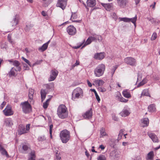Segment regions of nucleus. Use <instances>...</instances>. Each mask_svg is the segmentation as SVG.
<instances>
[{"label": "nucleus", "mask_w": 160, "mask_h": 160, "mask_svg": "<svg viewBox=\"0 0 160 160\" xmlns=\"http://www.w3.org/2000/svg\"><path fill=\"white\" fill-rule=\"evenodd\" d=\"M57 114L58 117L61 119L67 118L68 115V112L66 106L63 104L60 105L58 108Z\"/></svg>", "instance_id": "obj_1"}, {"label": "nucleus", "mask_w": 160, "mask_h": 160, "mask_svg": "<svg viewBox=\"0 0 160 160\" xmlns=\"http://www.w3.org/2000/svg\"><path fill=\"white\" fill-rule=\"evenodd\" d=\"M60 137L62 142L66 143L70 139V132L66 129H64L60 132Z\"/></svg>", "instance_id": "obj_2"}, {"label": "nucleus", "mask_w": 160, "mask_h": 160, "mask_svg": "<svg viewBox=\"0 0 160 160\" xmlns=\"http://www.w3.org/2000/svg\"><path fill=\"white\" fill-rule=\"evenodd\" d=\"M106 66L105 64L102 63L98 65L94 70V74L97 77L102 76L105 72Z\"/></svg>", "instance_id": "obj_3"}, {"label": "nucleus", "mask_w": 160, "mask_h": 160, "mask_svg": "<svg viewBox=\"0 0 160 160\" xmlns=\"http://www.w3.org/2000/svg\"><path fill=\"white\" fill-rule=\"evenodd\" d=\"M72 94V99L75 100L76 98H78L83 96V91L81 88H78L74 90Z\"/></svg>", "instance_id": "obj_4"}, {"label": "nucleus", "mask_w": 160, "mask_h": 160, "mask_svg": "<svg viewBox=\"0 0 160 160\" xmlns=\"http://www.w3.org/2000/svg\"><path fill=\"white\" fill-rule=\"evenodd\" d=\"M23 112L25 113L29 112L31 110V107L28 101L22 102L21 104Z\"/></svg>", "instance_id": "obj_5"}, {"label": "nucleus", "mask_w": 160, "mask_h": 160, "mask_svg": "<svg viewBox=\"0 0 160 160\" xmlns=\"http://www.w3.org/2000/svg\"><path fill=\"white\" fill-rule=\"evenodd\" d=\"M119 19L120 21H123L125 22H132L136 27V22L137 20V16L136 15L134 18H119Z\"/></svg>", "instance_id": "obj_6"}, {"label": "nucleus", "mask_w": 160, "mask_h": 160, "mask_svg": "<svg viewBox=\"0 0 160 160\" xmlns=\"http://www.w3.org/2000/svg\"><path fill=\"white\" fill-rule=\"evenodd\" d=\"M3 112L6 116H11L13 114V111L12 110L11 106L8 105Z\"/></svg>", "instance_id": "obj_7"}, {"label": "nucleus", "mask_w": 160, "mask_h": 160, "mask_svg": "<svg viewBox=\"0 0 160 160\" xmlns=\"http://www.w3.org/2000/svg\"><path fill=\"white\" fill-rule=\"evenodd\" d=\"M124 61L125 63L130 65L134 66L136 65V61L132 58L127 57L124 59Z\"/></svg>", "instance_id": "obj_8"}, {"label": "nucleus", "mask_w": 160, "mask_h": 160, "mask_svg": "<svg viewBox=\"0 0 160 160\" xmlns=\"http://www.w3.org/2000/svg\"><path fill=\"white\" fill-rule=\"evenodd\" d=\"M120 156L119 152L116 150H113L110 153V157L112 159L117 160Z\"/></svg>", "instance_id": "obj_9"}, {"label": "nucleus", "mask_w": 160, "mask_h": 160, "mask_svg": "<svg viewBox=\"0 0 160 160\" xmlns=\"http://www.w3.org/2000/svg\"><path fill=\"white\" fill-rule=\"evenodd\" d=\"M58 71L56 69L51 70L50 76L48 79L49 81H54L58 76Z\"/></svg>", "instance_id": "obj_10"}, {"label": "nucleus", "mask_w": 160, "mask_h": 160, "mask_svg": "<svg viewBox=\"0 0 160 160\" xmlns=\"http://www.w3.org/2000/svg\"><path fill=\"white\" fill-rule=\"evenodd\" d=\"M67 0H58L56 6L64 10L67 5Z\"/></svg>", "instance_id": "obj_11"}, {"label": "nucleus", "mask_w": 160, "mask_h": 160, "mask_svg": "<svg viewBox=\"0 0 160 160\" xmlns=\"http://www.w3.org/2000/svg\"><path fill=\"white\" fill-rule=\"evenodd\" d=\"M67 31L69 35H74L76 33V29L73 26L70 25L67 28Z\"/></svg>", "instance_id": "obj_12"}, {"label": "nucleus", "mask_w": 160, "mask_h": 160, "mask_svg": "<svg viewBox=\"0 0 160 160\" xmlns=\"http://www.w3.org/2000/svg\"><path fill=\"white\" fill-rule=\"evenodd\" d=\"M118 4L120 7L125 8L128 2V0H117Z\"/></svg>", "instance_id": "obj_13"}, {"label": "nucleus", "mask_w": 160, "mask_h": 160, "mask_svg": "<svg viewBox=\"0 0 160 160\" xmlns=\"http://www.w3.org/2000/svg\"><path fill=\"white\" fill-rule=\"evenodd\" d=\"M92 108H90V110L84 113L83 116V118L86 119H89L92 118Z\"/></svg>", "instance_id": "obj_14"}, {"label": "nucleus", "mask_w": 160, "mask_h": 160, "mask_svg": "<svg viewBox=\"0 0 160 160\" xmlns=\"http://www.w3.org/2000/svg\"><path fill=\"white\" fill-rule=\"evenodd\" d=\"M12 65L16 68V71H20L21 70V66L19 62L16 60L13 61Z\"/></svg>", "instance_id": "obj_15"}, {"label": "nucleus", "mask_w": 160, "mask_h": 160, "mask_svg": "<svg viewBox=\"0 0 160 160\" xmlns=\"http://www.w3.org/2000/svg\"><path fill=\"white\" fill-rule=\"evenodd\" d=\"M27 132L25 126L22 124L19 125L18 127V134L21 135Z\"/></svg>", "instance_id": "obj_16"}, {"label": "nucleus", "mask_w": 160, "mask_h": 160, "mask_svg": "<svg viewBox=\"0 0 160 160\" xmlns=\"http://www.w3.org/2000/svg\"><path fill=\"white\" fill-rule=\"evenodd\" d=\"M104 57L105 53L103 52L95 53L93 58L96 59L101 60L104 58Z\"/></svg>", "instance_id": "obj_17"}, {"label": "nucleus", "mask_w": 160, "mask_h": 160, "mask_svg": "<svg viewBox=\"0 0 160 160\" xmlns=\"http://www.w3.org/2000/svg\"><path fill=\"white\" fill-rule=\"evenodd\" d=\"M130 114V112L129 110L124 108L120 113L119 114L122 117H125L129 116Z\"/></svg>", "instance_id": "obj_18"}, {"label": "nucleus", "mask_w": 160, "mask_h": 160, "mask_svg": "<svg viewBox=\"0 0 160 160\" xmlns=\"http://www.w3.org/2000/svg\"><path fill=\"white\" fill-rule=\"evenodd\" d=\"M22 149V152L23 153H27L31 151V149L30 147L27 145H23Z\"/></svg>", "instance_id": "obj_19"}, {"label": "nucleus", "mask_w": 160, "mask_h": 160, "mask_svg": "<svg viewBox=\"0 0 160 160\" xmlns=\"http://www.w3.org/2000/svg\"><path fill=\"white\" fill-rule=\"evenodd\" d=\"M34 90L32 89H29V90L28 97L29 99V102L31 103H33V102L32 100L33 98V95L34 93Z\"/></svg>", "instance_id": "obj_20"}, {"label": "nucleus", "mask_w": 160, "mask_h": 160, "mask_svg": "<svg viewBox=\"0 0 160 160\" xmlns=\"http://www.w3.org/2000/svg\"><path fill=\"white\" fill-rule=\"evenodd\" d=\"M148 135L154 142H158V138L154 133H149L148 134Z\"/></svg>", "instance_id": "obj_21"}, {"label": "nucleus", "mask_w": 160, "mask_h": 160, "mask_svg": "<svg viewBox=\"0 0 160 160\" xmlns=\"http://www.w3.org/2000/svg\"><path fill=\"white\" fill-rule=\"evenodd\" d=\"M93 85H96L98 86H102L104 83V82L102 79L95 80L93 82Z\"/></svg>", "instance_id": "obj_22"}, {"label": "nucleus", "mask_w": 160, "mask_h": 160, "mask_svg": "<svg viewBox=\"0 0 160 160\" xmlns=\"http://www.w3.org/2000/svg\"><path fill=\"white\" fill-rule=\"evenodd\" d=\"M87 5L90 7H93L94 6L96 3L95 0H87Z\"/></svg>", "instance_id": "obj_23"}, {"label": "nucleus", "mask_w": 160, "mask_h": 160, "mask_svg": "<svg viewBox=\"0 0 160 160\" xmlns=\"http://www.w3.org/2000/svg\"><path fill=\"white\" fill-rule=\"evenodd\" d=\"M41 99L42 102L45 99L47 92L45 89H42L40 91Z\"/></svg>", "instance_id": "obj_24"}, {"label": "nucleus", "mask_w": 160, "mask_h": 160, "mask_svg": "<svg viewBox=\"0 0 160 160\" xmlns=\"http://www.w3.org/2000/svg\"><path fill=\"white\" fill-rule=\"evenodd\" d=\"M4 123L7 126H10L13 125L12 119L10 118H7L5 119Z\"/></svg>", "instance_id": "obj_25"}, {"label": "nucleus", "mask_w": 160, "mask_h": 160, "mask_svg": "<svg viewBox=\"0 0 160 160\" xmlns=\"http://www.w3.org/2000/svg\"><path fill=\"white\" fill-rule=\"evenodd\" d=\"M100 138H103L105 136H108V134L106 133L104 128H101L100 130Z\"/></svg>", "instance_id": "obj_26"}, {"label": "nucleus", "mask_w": 160, "mask_h": 160, "mask_svg": "<svg viewBox=\"0 0 160 160\" xmlns=\"http://www.w3.org/2000/svg\"><path fill=\"white\" fill-rule=\"evenodd\" d=\"M154 157V152L153 151H151L149 152L146 157L147 160H152Z\"/></svg>", "instance_id": "obj_27"}, {"label": "nucleus", "mask_w": 160, "mask_h": 160, "mask_svg": "<svg viewBox=\"0 0 160 160\" xmlns=\"http://www.w3.org/2000/svg\"><path fill=\"white\" fill-rule=\"evenodd\" d=\"M102 5L104 7L107 11H110L112 8V5L111 4L102 3Z\"/></svg>", "instance_id": "obj_28"}, {"label": "nucleus", "mask_w": 160, "mask_h": 160, "mask_svg": "<svg viewBox=\"0 0 160 160\" xmlns=\"http://www.w3.org/2000/svg\"><path fill=\"white\" fill-rule=\"evenodd\" d=\"M18 23V21L16 19V16H14L12 21L10 23V25L12 26H15Z\"/></svg>", "instance_id": "obj_29"}, {"label": "nucleus", "mask_w": 160, "mask_h": 160, "mask_svg": "<svg viewBox=\"0 0 160 160\" xmlns=\"http://www.w3.org/2000/svg\"><path fill=\"white\" fill-rule=\"evenodd\" d=\"M117 97V98L118 100L121 102H126L128 101V99H126L122 97L121 94H120L119 95H118Z\"/></svg>", "instance_id": "obj_30"}, {"label": "nucleus", "mask_w": 160, "mask_h": 160, "mask_svg": "<svg viewBox=\"0 0 160 160\" xmlns=\"http://www.w3.org/2000/svg\"><path fill=\"white\" fill-rule=\"evenodd\" d=\"M15 71H16V69L14 68H12L8 74V75L9 77L12 76H14L15 75Z\"/></svg>", "instance_id": "obj_31"}, {"label": "nucleus", "mask_w": 160, "mask_h": 160, "mask_svg": "<svg viewBox=\"0 0 160 160\" xmlns=\"http://www.w3.org/2000/svg\"><path fill=\"white\" fill-rule=\"evenodd\" d=\"M122 95L124 97L128 98L131 97V95L130 92L127 90L123 91L122 92Z\"/></svg>", "instance_id": "obj_32"}, {"label": "nucleus", "mask_w": 160, "mask_h": 160, "mask_svg": "<svg viewBox=\"0 0 160 160\" xmlns=\"http://www.w3.org/2000/svg\"><path fill=\"white\" fill-rule=\"evenodd\" d=\"M48 46L46 44H44L42 46L40 47L38 49V50L41 52H43L47 49Z\"/></svg>", "instance_id": "obj_33"}, {"label": "nucleus", "mask_w": 160, "mask_h": 160, "mask_svg": "<svg viewBox=\"0 0 160 160\" xmlns=\"http://www.w3.org/2000/svg\"><path fill=\"white\" fill-rule=\"evenodd\" d=\"M142 123L144 124L143 127H145L148 126L149 124V119L148 118H145L143 119Z\"/></svg>", "instance_id": "obj_34"}, {"label": "nucleus", "mask_w": 160, "mask_h": 160, "mask_svg": "<svg viewBox=\"0 0 160 160\" xmlns=\"http://www.w3.org/2000/svg\"><path fill=\"white\" fill-rule=\"evenodd\" d=\"M30 158L28 159L29 160H35V158L36 157L35 152L34 151H31L30 153Z\"/></svg>", "instance_id": "obj_35"}, {"label": "nucleus", "mask_w": 160, "mask_h": 160, "mask_svg": "<svg viewBox=\"0 0 160 160\" xmlns=\"http://www.w3.org/2000/svg\"><path fill=\"white\" fill-rule=\"evenodd\" d=\"M148 110L150 112H152L155 110V106L154 104L150 105L148 108Z\"/></svg>", "instance_id": "obj_36"}, {"label": "nucleus", "mask_w": 160, "mask_h": 160, "mask_svg": "<svg viewBox=\"0 0 160 160\" xmlns=\"http://www.w3.org/2000/svg\"><path fill=\"white\" fill-rule=\"evenodd\" d=\"M149 94L148 92V90L147 89H146L142 91V93L141 94V96L140 97H141L142 96H149Z\"/></svg>", "instance_id": "obj_37"}, {"label": "nucleus", "mask_w": 160, "mask_h": 160, "mask_svg": "<svg viewBox=\"0 0 160 160\" xmlns=\"http://www.w3.org/2000/svg\"><path fill=\"white\" fill-rule=\"evenodd\" d=\"M92 42L91 40L89 37L87 40L86 42L84 43V45L82 47V48L85 47L86 45L89 44Z\"/></svg>", "instance_id": "obj_38"}, {"label": "nucleus", "mask_w": 160, "mask_h": 160, "mask_svg": "<svg viewBox=\"0 0 160 160\" xmlns=\"http://www.w3.org/2000/svg\"><path fill=\"white\" fill-rule=\"evenodd\" d=\"M97 160H106V158L105 155L100 154L97 158Z\"/></svg>", "instance_id": "obj_39"}, {"label": "nucleus", "mask_w": 160, "mask_h": 160, "mask_svg": "<svg viewBox=\"0 0 160 160\" xmlns=\"http://www.w3.org/2000/svg\"><path fill=\"white\" fill-rule=\"evenodd\" d=\"M56 158L55 160H61V158L60 154L59 153H58V151H57L56 152Z\"/></svg>", "instance_id": "obj_40"}, {"label": "nucleus", "mask_w": 160, "mask_h": 160, "mask_svg": "<svg viewBox=\"0 0 160 160\" xmlns=\"http://www.w3.org/2000/svg\"><path fill=\"white\" fill-rule=\"evenodd\" d=\"M118 65H115V66L113 67V68L112 69L111 71L110 72V73L111 74L112 77L116 69L118 68Z\"/></svg>", "instance_id": "obj_41"}, {"label": "nucleus", "mask_w": 160, "mask_h": 160, "mask_svg": "<svg viewBox=\"0 0 160 160\" xmlns=\"http://www.w3.org/2000/svg\"><path fill=\"white\" fill-rule=\"evenodd\" d=\"M77 15L76 13L72 12V14L71 16L70 19L72 20V19H75L77 18Z\"/></svg>", "instance_id": "obj_42"}, {"label": "nucleus", "mask_w": 160, "mask_h": 160, "mask_svg": "<svg viewBox=\"0 0 160 160\" xmlns=\"http://www.w3.org/2000/svg\"><path fill=\"white\" fill-rule=\"evenodd\" d=\"M0 152L2 155H5L7 157H9V155L5 149H3V150H2Z\"/></svg>", "instance_id": "obj_43"}, {"label": "nucleus", "mask_w": 160, "mask_h": 160, "mask_svg": "<svg viewBox=\"0 0 160 160\" xmlns=\"http://www.w3.org/2000/svg\"><path fill=\"white\" fill-rule=\"evenodd\" d=\"M95 33H92L91 34V36H90L89 37L90 38L91 40L92 41H96V39L95 37Z\"/></svg>", "instance_id": "obj_44"}, {"label": "nucleus", "mask_w": 160, "mask_h": 160, "mask_svg": "<svg viewBox=\"0 0 160 160\" xmlns=\"http://www.w3.org/2000/svg\"><path fill=\"white\" fill-rule=\"evenodd\" d=\"M22 58L24 62H25L26 63H27L30 67H32V65L31 64L30 62L28 60L26 59L23 57H22Z\"/></svg>", "instance_id": "obj_45"}, {"label": "nucleus", "mask_w": 160, "mask_h": 160, "mask_svg": "<svg viewBox=\"0 0 160 160\" xmlns=\"http://www.w3.org/2000/svg\"><path fill=\"white\" fill-rule=\"evenodd\" d=\"M42 62V60H38L32 65V67H33L36 65L40 64Z\"/></svg>", "instance_id": "obj_46"}, {"label": "nucleus", "mask_w": 160, "mask_h": 160, "mask_svg": "<svg viewBox=\"0 0 160 160\" xmlns=\"http://www.w3.org/2000/svg\"><path fill=\"white\" fill-rule=\"evenodd\" d=\"M157 33L156 32H154L153 33L152 35V37L151 38V40L152 41L154 40L157 38Z\"/></svg>", "instance_id": "obj_47"}, {"label": "nucleus", "mask_w": 160, "mask_h": 160, "mask_svg": "<svg viewBox=\"0 0 160 160\" xmlns=\"http://www.w3.org/2000/svg\"><path fill=\"white\" fill-rule=\"evenodd\" d=\"M85 42V40H84L83 42L82 43H80V44L79 45H78L77 46H74L73 47V48L75 49L79 48L83 44V43H84Z\"/></svg>", "instance_id": "obj_48"}, {"label": "nucleus", "mask_w": 160, "mask_h": 160, "mask_svg": "<svg viewBox=\"0 0 160 160\" xmlns=\"http://www.w3.org/2000/svg\"><path fill=\"white\" fill-rule=\"evenodd\" d=\"M45 87L46 88L48 89H50L52 88L53 86V85L52 84H46L45 85Z\"/></svg>", "instance_id": "obj_49"}, {"label": "nucleus", "mask_w": 160, "mask_h": 160, "mask_svg": "<svg viewBox=\"0 0 160 160\" xmlns=\"http://www.w3.org/2000/svg\"><path fill=\"white\" fill-rule=\"evenodd\" d=\"M45 139L46 138H45V136H43L39 137L38 138V140L39 141H43L45 140Z\"/></svg>", "instance_id": "obj_50"}, {"label": "nucleus", "mask_w": 160, "mask_h": 160, "mask_svg": "<svg viewBox=\"0 0 160 160\" xmlns=\"http://www.w3.org/2000/svg\"><path fill=\"white\" fill-rule=\"evenodd\" d=\"M98 90L101 92H104L106 91V89L104 88L99 87L98 88Z\"/></svg>", "instance_id": "obj_51"}, {"label": "nucleus", "mask_w": 160, "mask_h": 160, "mask_svg": "<svg viewBox=\"0 0 160 160\" xmlns=\"http://www.w3.org/2000/svg\"><path fill=\"white\" fill-rule=\"evenodd\" d=\"M48 103L47 102H44L43 105V108L45 109L47 108L48 107Z\"/></svg>", "instance_id": "obj_52"}, {"label": "nucleus", "mask_w": 160, "mask_h": 160, "mask_svg": "<svg viewBox=\"0 0 160 160\" xmlns=\"http://www.w3.org/2000/svg\"><path fill=\"white\" fill-rule=\"evenodd\" d=\"M1 48H4L6 49L7 48V45L4 43H2L1 44Z\"/></svg>", "instance_id": "obj_53"}, {"label": "nucleus", "mask_w": 160, "mask_h": 160, "mask_svg": "<svg viewBox=\"0 0 160 160\" xmlns=\"http://www.w3.org/2000/svg\"><path fill=\"white\" fill-rule=\"evenodd\" d=\"M131 160H142L140 156H138L135 157L134 158H132Z\"/></svg>", "instance_id": "obj_54"}, {"label": "nucleus", "mask_w": 160, "mask_h": 160, "mask_svg": "<svg viewBox=\"0 0 160 160\" xmlns=\"http://www.w3.org/2000/svg\"><path fill=\"white\" fill-rule=\"evenodd\" d=\"M8 41L9 42H10L11 43H12L13 42L11 39V37L10 35H8Z\"/></svg>", "instance_id": "obj_55"}, {"label": "nucleus", "mask_w": 160, "mask_h": 160, "mask_svg": "<svg viewBox=\"0 0 160 160\" xmlns=\"http://www.w3.org/2000/svg\"><path fill=\"white\" fill-rule=\"evenodd\" d=\"M102 37L100 35H98V40L99 42H100L102 41Z\"/></svg>", "instance_id": "obj_56"}, {"label": "nucleus", "mask_w": 160, "mask_h": 160, "mask_svg": "<svg viewBox=\"0 0 160 160\" xmlns=\"http://www.w3.org/2000/svg\"><path fill=\"white\" fill-rule=\"evenodd\" d=\"M95 96L96 97V99H97V101H98V102H100V99L98 95L97 94H95Z\"/></svg>", "instance_id": "obj_57"}, {"label": "nucleus", "mask_w": 160, "mask_h": 160, "mask_svg": "<svg viewBox=\"0 0 160 160\" xmlns=\"http://www.w3.org/2000/svg\"><path fill=\"white\" fill-rule=\"evenodd\" d=\"M123 135V134L121 133H119L118 135V140H120L121 139V138Z\"/></svg>", "instance_id": "obj_58"}, {"label": "nucleus", "mask_w": 160, "mask_h": 160, "mask_svg": "<svg viewBox=\"0 0 160 160\" xmlns=\"http://www.w3.org/2000/svg\"><path fill=\"white\" fill-rule=\"evenodd\" d=\"M30 124H28L26 126V131H28L30 129Z\"/></svg>", "instance_id": "obj_59"}, {"label": "nucleus", "mask_w": 160, "mask_h": 160, "mask_svg": "<svg viewBox=\"0 0 160 160\" xmlns=\"http://www.w3.org/2000/svg\"><path fill=\"white\" fill-rule=\"evenodd\" d=\"M112 17L114 19H117V17L116 16V14L114 12L112 13Z\"/></svg>", "instance_id": "obj_60"}, {"label": "nucleus", "mask_w": 160, "mask_h": 160, "mask_svg": "<svg viewBox=\"0 0 160 160\" xmlns=\"http://www.w3.org/2000/svg\"><path fill=\"white\" fill-rule=\"evenodd\" d=\"M24 67L25 68V70H28L29 69V68L26 64H23Z\"/></svg>", "instance_id": "obj_61"}, {"label": "nucleus", "mask_w": 160, "mask_h": 160, "mask_svg": "<svg viewBox=\"0 0 160 160\" xmlns=\"http://www.w3.org/2000/svg\"><path fill=\"white\" fill-rule=\"evenodd\" d=\"M53 128L52 124H51L49 126V133H51L52 132V129Z\"/></svg>", "instance_id": "obj_62"}, {"label": "nucleus", "mask_w": 160, "mask_h": 160, "mask_svg": "<svg viewBox=\"0 0 160 160\" xmlns=\"http://www.w3.org/2000/svg\"><path fill=\"white\" fill-rule=\"evenodd\" d=\"M147 19L149 20V21H150L152 23H153L154 22V19L153 18H147Z\"/></svg>", "instance_id": "obj_63"}, {"label": "nucleus", "mask_w": 160, "mask_h": 160, "mask_svg": "<svg viewBox=\"0 0 160 160\" xmlns=\"http://www.w3.org/2000/svg\"><path fill=\"white\" fill-rule=\"evenodd\" d=\"M42 14L44 17L46 16L47 15V13L44 11L42 12Z\"/></svg>", "instance_id": "obj_64"}]
</instances>
